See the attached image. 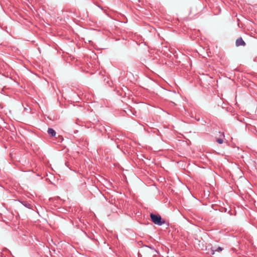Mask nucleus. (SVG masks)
I'll use <instances>...</instances> for the list:
<instances>
[{"label":"nucleus","instance_id":"obj_1","mask_svg":"<svg viewBox=\"0 0 257 257\" xmlns=\"http://www.w3.org/2000/svg\"><path fill=\"white\" fill-rule=\"evenodd\" d=\"M150 217L152 222L155 224L162 225L165 223V221L162 220L161 216L159 214H154L151 213L150 214Z\"/></svg>","mask_w":257,"mask_h":257},{"label":"nucleus","instance_id":"obj_6","mask_svg":"<svg viewBox=\"0 0 257 257\" xmlns=\"http://www.w3.org/2000/svg\"><path fill=\"white\" fill-rule=\"evenodd\" d=\"M216 142H217L218 144H222V143H223V139H221V138H218V139H216Z\"/></svg>","mask_w":257,"mask_h":257},{"label":"nucleus","instance_id":"obj_8","mask_svg":"<svg viewBox=\"0 0 257 257\" xmlns=\"http://www.w3.org/2000/svg\"><path fill=\"white\" fill-rule=\"evenodd\" d=\"M156 255V254H154L153 257H155Z\"/></svg>","mask_w":257,"mask_h":257},{"label":"nucleus","instance_id":"obj_4","mask_svg":"<svg viewBox=\"0 0 257 257\" xmlns=\"http://www.w3.org/2000/svg\"><path fill=\"white\" fill-rule=\"evenodd\" d=\"M47 132L48 134L51 137H54L56 134V132L51 128H49Z\"/></svg>","mask_w":257,"mask_h":257},{"label":"nucleus","instance_id":"obj_3","mask_svg":"<svg viewBox=\"0 0 257 257\" xmlns=\"http://www.w3.org/2000/svg\"><path fill=\"white\" fill-rule=\"evenodd\" d=\"M222 248L221 247H213L211 248L210 254H214L215 251H221Z\"/></svg>","mask_w":257,"mask_h":257},{"label":"nucleus","instance_id":"obj_5","mask_svg":"<svg viewBox=\"0 0 257 257\" xmlns=\"http://www.w3.org/2000/svg\"><path fill=\"white\" fill-rule=\"evenodd\" d=\"M22 203L26 207H28V208H31V205L28 203H26L25 202H23Z\"/></svg>","mask_w":257,"mask_h":257},{"label":"nucleus","instance_id":"obj_2","mask_svg":"<svg viewBox=\"0 0 257 257\" xmlns=\"http://www.w3.org/2000/svg\"><path fill=\"white\" fill-rule=\"evenodd\" d=\"M235 44L237 46H244L245 45V43L243 40L242 38H239L236 40Z\"/></svg>","mask_w":257,"mask_h":257},{"label":"nucleus","instance_id":"obj_7","mask_svg":"<svg viewBox=\"0 0 257 257\" xmlns=\"http://www.w3.org/2000/svg\"><path fill=\"white\" fill-rule=\"evenodd\" d=\"M153 250H154V252H156L157 253H158V251L156 249H153Z\"/></svg>","mask_w":257,"mask_h":257}]
</instances>
